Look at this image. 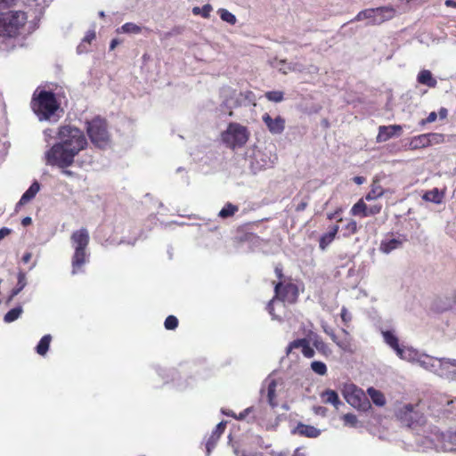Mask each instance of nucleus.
<instances>
[{"label":"nucleus","mask_w":456,"mask_h":456,"mask_svg":"<svg viewBox=\"0 0 456 456\" xmlns=\"http://www.w3.org/2000/svg\"><path fill=\"white\" fill-rule=\"evenodd\" d=\"M439 377L447 379H456V360L451 358H441Z\"/></svg>","instance_id":"a211bd4d"},{"label":"nucleus","mask_w":456,"mask_h":456,"mask_svg":"<svg viewBox=\"0 0 456 456\" xmlns=\"http://www.w3.org/2000/svg\"><path fill=\"white\" fill-rule=\"evenodd\" d=\"M338 231V226L333 225L328 232L321 236L319 240V247L322 250H324L333 241Z\"/></svg>","instance_id":"cd10ccee"},{"label":"nucleus","mask_w":456,"mask_h":456,"mask_svg":"<svg viewBox=\"0 0 456 456\" xmlns=\"http://www.w3.org/2000/svg\"><path fill=\"white\" fill-rule=\"evenodd\" d=\"M311 370L320 376H324L328 370L326 364L320 361L312 362Z\"/></svg>","instance_id":"ea45409f"},{"label":"nucleus","mask_w":456,"mask_h":456,"mask_svg":"<svg viewBox=\"0 0 456 456\" xmlns=\"http://www.w3.org/2000/svg\"><path fill=\"white\" fill-rule=\"evenodd\" d=\"M221 435L212 432L211 436L208 437L207 443H206V455L209 456L212 450L215 448L219 437Z\"/></svg>","instance_id":"4c0bfd02"},{"label":"nucleus","mask_w":456,"mask_h":456,"mask_svg":"<svg viewBox=\"0 0 456 456\" xmlns=\"http://www.w3.org/2000/svg\"><path fill=\"white\" fill-rule=\"evenodd\" d=\"M439 377L447 379H456V360L451 358H441Z\"/></svg>","instance_id":"6ab92c4d"},{"label":"nucleus","mask_w":456,"mask_h":456,"mask_svg":"<svg viewBox=\"0 0 456 456\" xmlns=\"http://www.w3.org/2000/svg\"><path fill=\"white\" fill-rule=\"evenodd\" d=\"M291 433L293 435L303 437L317 438L322 434V431L314 426L298 422L297 425L291 430Z\"/></svg>","instance_id":"aec40b11"},{"label":"nucleus","mask_w":456,"mask_h":456,"mask_svg":"<svg viewBox=\"0 0 456 456\" xmlns=\"http://www.w3.org/2000/svg\"><path fill=\"white\" fill-rule=\"evenodd\" d=\"M422 199L425 201L440 204L443 201L444 193L440 191L437 188H434L430 191H426L423 194Z\"/></svg>","instance_id":"c85d7f7f"},{"label":"nucleus","mask_w":456,"mask_h":456,"mask_svg":"<svg viewBox=\"0 0 456 456\" xmlns=\"http://www.w3.org/2000/svg\"><path fill=\"white\" fill-rule=\"evenodd\" d=\"M57 142L45 153V164L59 168L69 167L75 157L85 150L88 142L82 130L72 126H62L57 133Z\"/></svg>","instance_id":"f257e3e1"},{"label":"nucleus","mask_w":456,"mask_h":456,"mask_svg":"<svg viewBox=\"0 0 456 456\" xmlns=\"http://www.w3.org/2000/svg\"><path fill=\"white\" fill-rule=\"evenodd\" d=\"M59 104L55 94L51 91H41L37 96L34 94L32 99V109L38 117L39 120L49 119L58 110Z\"/></svg>","instance_id":"423d86ee"},{"label":"nucleus","mask_w":456,"mask_h":456,"mask_svg":"<svg viewBox=\"0 0 456 456\" xmlns=\"http://www.w3.org/2000/svg\"><path fill=\"white\" fill-rule=\"evenodd\" d=\"M395 415L402 424L409 428L412 427L414 423L419 420V416L418 412L414 411V407L411 404H405L399 408Z\"/></svg>","instance_id":"f8f14e48"},{"label":"nucleus","mask_w":456,"mask_h":456,"mask_svg":"<svg viewBox=\"0 0 456 456\" xmlns=\"http://www.w3.org/2000/svg\"><path fill=\"white\" fill-rule=\"evenodd\" d=\"M15 0H0V10H4L14 4Z\"/></svg>","instance_id":"bf43d9fd"},{"label":"nucleus","mask_w":456,"mask_h":456,"mask_svg":"<svg viewBox=\"0 0 456 456\" xmlns=\"http://www.w3.org/2000/svg\"><path fill=\"white\" fill-rule=\"evenodd\" d=\"M309 340L313 343L314 346L318 352L325 356H329L331 354V350L329 346L320 338L316 333L311 332L308 336Z\"/></svg>","instance_id":"b1692460"},{"label":"nucleus","mask_w":456,"mask_h":456,"mask_svg":"<svg viewBox=\"0 0 456 456\" xmlns=\"http://www.w3.org/2000/svg\"><path fill=\"white\" fill-rule=\"evenodd\" d=\"M368 395H370L373 403L376 404L377 406L385 405L386 399H385L384 395L380 391H379L373 387H370V388H368Z\"/></svg>","instance_id":"473e14b6"},{"label":"nucleus","mask_w":456,"mask_h":456,"mask_svg":"<svg viewBox=\"0 0 456 456\" xmlns=\"http://www.w3.org/2000/svg\"><path fill=\"white\" fill-rule=\"evenodd\" d=\"M322 330L328 335L330 336V338H331V340L334 342L335 339L338 338V336L335 334L333 329L331 327H330L326 322H322Z\"/></svg>","instance_id":"09e8293b"},{"label":"nucleus","mask_w":456,"mask_h":456,"mask_svg":"<svg viewBox=\"0 0 456 456\" xmlns=\"http://www.w3.org/2000/svg\"><path fill=\"white\" fill-rule=\"evenodd\" d=\"M51 340H52V337L49 334L45 335L40 339L37 346H36V351L39 355H45L47 353Z\"/></svg>","instance_id":"f704fd0d"},{"label":"nucleus","mask_w":456,"mask_h":456,"mask_svg":"<svg viewBox=\"0 0 456 456\" xmlns=\"http://www.w3.org/2000/svg\"><path fill=\"white\" fill-rule=\"evenodd\" d=\"M438 115H439L441 119H444V118H445L447 117L448 110L445 108H441L439 110Z\"/></svg>","instance_id":"338daca9"},{"label":"nucleus","mask_w":456,"mask_h":456,"mask_svg":"<svg viewBox=\"0 0 456 456\" xmlns=\"http://www.w3.org/2000/svg\"><path fill=\"white\" fill-rule=\"evenodd\" d=\"M118 31L127 34H139L142 32V28L133 22H126Z\"/></svg>","instance_id":"e433bc0d"},{"label":"nucleus","mask_w":456,"mask_h":456,"mask_svg":"<svg viewBox=\"0 0 456 456\" xmlns=\"http://www.w3.org/2000/svg\"><path fill=\"white\" fill-rule=\"evenodd\" d=\"M292 456H305V453L301 448H297Z\"/></svg>","instance_id":"774afa93"},{"label":"nucleus","mask_w":456,"mask_h":456,"mask_svg":"<svg viewBox=\"0 0 456 456\" xmlns=\"http://www.w3.org/2000/svg\"><path fill=\"white\" fill-rule=\"evenodd\" d=\"M277 380L271 376H268L262 386L260 390L261 397H266L267 403L272 408H275L278 406V402L276 400V388H277Z\"/></svg>","instance_id":"9b49d317"},{"label":"nucleus","mask_w":456,"mask_h":456,"mask_svg":"<svg viewBox=\"0 0 456 456\" xmlns=\"http://www.w3.org/2000/svg\"><path fill=\"white\" fill-rule=\"evenodd\" d=\"M366 207L367 205L362 200H359L351 208V213L354 216H360L364 217V213H366Z\"/></svg>","instance_id":"a19ab883"},{"label":"nucleus","mask_w":456,"mask_h":456,"mask_svg":"<svg viewBox=\"0 0 456 456\" xmlns=\"http://www.w3.org/2000/svg\"><path fill=\"white\" fill-rule=\"evenodd\" d=\"M321 398L324 403L332 404L337 409L342 403L339 400L338 395L335 390L327 389L321 394Z\"/></svg>","instance_id":"393cba45"},{"label":"nucleus","mask_w":456,"mask_h":456,"mask_svg":"<svg viewBox=\"0 0 456 456\" xmlns=\"http://www.w3.org/2000/svg\"><path fill=\"white\" fill-rule=\"evenodd\" d=\"M375 12L373 9H366L358 12L353 20H367V25H377L374 21Z\"/></svg>","instance_id":"2f4dec72"},{"label":"nucleus","mask_w":456,"mask_h":456,"mask_svg":"<svg viewBox=\"0 0 456 456\" xmlns=\"http://www.w3.org/2000/svg\"><path fill=\"white\" fill-rule=\"evenodd\" d=\"M340 316L345 323H347L352 320L351 314L347 311L346 307H342Z\"/></svg>","instance_id":"864d4df0"},{"label":"nucleus","mask_w":456,"mask_h":456,"mask_svg":"<svg viewBox=\"0 0 456 456\" xmlns=\"http://www.w3.org/2000/svg\"><path fill=\"white\" fill-rule=\"evenodd\" d=\"M212 11V6L210 4H205L203 7H193L192 13L195 15H201L203 18H208L210 12Z\"/></svg>","instance_id":"79ce46f5"},{"label":"nucleus","mask_w":456,"mask_h":456,"mask_svg":"<svg viewBox=\"0 0 456 456\" xmlns=\"http://www.w3.org/2000/svg\"><path fill=\"white\" fill-rule=\"evenodd\" d=\"M436 443L435 447L444 452L456 451V429L446 433L441 432L435 435Z\"/></svg>","instance_id":"9d476101"},{"label":"nucleus","mask_w":456,"mask_h":456,"mask_svg":"<svg viewBox=\"0 0 456 456\" xmlns=\"http://www.w3.org/2000/svg\"><path fill=\"white\" fill-rule=\"evenodd\" d=\"M39 183L37 181H34L28 187V189L22 194L21 198L16 205V208H20L29 202L31 200H33L39 191Z\"/></svg>","instance_id":"5701e85b"},{"label":"nucleus","mask_w":456,"mask_h":456,"mask_svg":"<svg viewBox=\"0 0 456 456\" xmlns=\"http://www.w3.org/2000/svg\"><path fill=\"white\" fill-rule=\"evenodd\" d=\"M262 120L273 134H281L285 129V119L281 116L273 118L268 113H265Z\"/></svg>","instance_id":"4468645a"},{"label":"nucleus","mask_w":456,"mask_h":456,"mask_svg":"<svg viewBox=\"0 0 456 456\" xmlns=\"http://www.w3.org/2000/svg\"><path fill=\"white\" fill-rule=\"evenodd\" d=\"M342 332L344 334V337H338L335 339L334 343L343 351L349 352L351 351V339L349 337V333L345 329H342Z\"/></svg>","instance_id":"c756f323"},{"label":"nucleus","mask_w":456,"mask_h":456,"mask_svg":"<svg viewBox=\"0 0 456 456\" xmlns=\"http://www.w3.org/2000/svg\"><path fill=\"white\" fill-rule=\"evenodd\" d=\"M70 240L74 248L71 274L76 275L78 273L84 272L81 268L89 260L90 255L86 252L90 240L89 232L86 228H81L73 232Z\"/></svg>","instance_id":"7ed1b4c3"},{"label":"nucleus","mask_w":456,"mask_h":456,"mask_svg":"<svg viewBox=\"0 0 456 456\" xmlns=\"http://www.w3.org/2000/svg\"><path fill=\"white\" fill-rule=\"evenodd\" d=\"M164 325L167 330H175L178 326V319L174 315H169L165 320Z\"/></svg>","instance_id":"49530a36"},{"label":"nucleus","mask_w":456,"mask_h":456,"mask_svg":"<svg viewBox=\"0 0 456 456\" xmlns=\"http://www.w3.org/2000/svg\"><path fill=\"white\" fill-rule=\"evenodd\" d=\"M406 240V236L401 234L396 238L387 237L382 240L379 249L385 254H389L393 250L400 248Z\"/></svg>","instance_id":"f3484780"},{"label":"nucleus","mask_w":456,"mask_h":456,"mask_svg":"<svg viewBox=\"0 0 456 456\" xmlns=\"http://www.w3.org/2000/svg\"><path fill=\"white\" fill-rule=\"evenodd\" d=\"M222 142L231 149L243 147L249 138L248 128L239 123H230L221 134Z\"/></svg>","instance_id":"0eeeda50"},{"label":"nucleus","mask_w":456,"mask_h":456,"mask_svg":"<svg viewBox=\"0 0 456 456\" xmlns=\"http://www.w3.org/2000/svg\"><path fill=\"white\" fill-rule=\"evenodd\" d=\"M265 98L270 102H281L284 97L281 91H269L265 93Z\"/></svg>","instance_id":"37998d69"},{"label":"nucleus","mask_w":456,"mask_h":456,"mask_svg":"<svg viewBox=\"0 0 456 456\" xmlns=\"http://www.w3.org/2000/svg\"><path fill=\"white\" fill-rule=\"evenodd\" d=\"M296 348H301L303 355L306 358H313L315 355L314 349L310 346L309 338H298L290 342L286 349L287 354H289Z\"/></svg>","instance_id":"2eb2a0df"},{"label":"nucleus","mask_w":456,"mask_h":456,"mask_svg":"<svg viewBox=\"0 0 456 456\" xmlns=\"http://www.w3.org/2000/svg\"><path fill=\"white\" fill-rule=\"evenodd\" d=\"M225 427H226V421H221L216 425L214 432H216L219 435H222L223 432L224 431Z\"/></svg>","instance_id":"052dcab7"},{"label":"nucleus","mask_w":456,"mask_h":456,"mask_svg":"<svg viewBox=\"0 0 456 456\" xmlns=\"http://www.w3.org/2000/svg\"><path fill=\"white\" fill-rule=\"evenodd\" d=\"M274 293L275 296L268 303L266 309L273 319L281 320L280 315L276 314L275 310L277 309L279 312L283 311L285 303H295L298 296L297 288L293 283L283 284L280 281L274 287Z\"/></svg>","instance_id":"20e7f679"},{"label":"nucleus","mask_w":456,"mask_h":456,"mask_svg":"<svg viewBox=\"0 0 456 456\" xmlns=\"http://www.w3.org/2000/svg\"><path fill=\"white\" fill-rule=\"evenodd\" d=\"M417 81L419 84L425 85L431 88L436 87L437 84V81L433 77L431 71L428 69H423L418 74Z\"/></svg>","instance_id":"a878e982"},{"label":"nucleus","mask_w":456,"mask_h":456,"mask_svg":"<svg viewBox=\"0 0 456 456\" xmlns=\"http://www.w3.org/2000/svg\"><path fill=\"white\" fill-rule=\"evenodd\" d=\"M410 362L418 363L423 369L439 376L441 367V358L433 357L426 354H420L417 351V355L410 360Z\"/></svg>","instance_id":"1a4fd4ad"},{"label":"nucleus","mask_w":456,"mask_h":456,"mask_svg":"<svg viewBox=\"0 0 456 456\" xmlns=\"http://www.w3.org/2000/svg\"><path fill=\"white\" fill-rule=\"evenodd\" d=\"M17 285L11 291L7 303L11 302L14 297H16L27 285L26 273L23 271H20L17 274Z\"/></svg>","instance_id":"bb28decb"},{"label":"nucleus","mask_w":456,"mask_h":456,"mask_svg":"<svg viewBox=\"0 0 456 456\" xmlns=\"http://www.w3.org/2000/svg\"><path fill=\"white\" fill-rule=\"evenodd\" d=\"M27 15L22 11H10L0 17V51L13 47L9 40L16 37L25 25Z\"/></svg>","instance_id":"f03ea898"},{"label":"nucleus","mask_w":456,"mask_h":456,"mask_svg":"<svg viewBox=\"0 0 456 456\" xmlns=\"http://www.w3.org/2000/svg\"><path fill=\"white\" fill-rule=\"evenodd\" d=\"M343 420L345 424L354 426L357 422V418L354 414L346 413L343 416Z\"/></svg>","instance_id":"8fccbe9b"},{"label":"nucleus","mask_w":456,"mask_h":456,"mask_svg":"<svg viewBox=\"0 0 456 456\" xmlns=\"http://www.w3.org/2000/svg\"><path fill=\"white\" fill-rule=\"evenodd\" d=\"M380 210H381V205H379V204L367 206L366 213H364V217L375 216V215L379 214L380 212Z\"/></svg>","instance_id":"de8ad7c7"},{"label":"nucleus","mask_w":456,"mask_h":456,"mask_svg":"<svg viewBox=\"0 0 456 456\" xmlns=\"http://www.w3.org/2000/svg\"><path fill=\"white\" fill-rule=\"evenodd\" d=\"M89 45L90 44H87L82 40L81 43L77 47V53L82 54V53H87L89 51V47H88Z\"/></svg>","instance_id":"5fc2aeb1"},{"label":"nucleus","mask_w":456,"mask_h":456,"mask_svg":"<svg viewBox=\"0 0 456 456\" xmlns=\"http://www.w3.org/2000/svg\"><path fill=\"white\" fill-rule=\"evenodd\" d=\"M272 66L278 69L280 72L287 74L288 72H304L305 66L300 62H289L287 63L286 60H274L272 62Z\"/></svg>","instance_id":"412c9836"},{"label":"nucleus","mask_w":456,"mask_h":456,"mask_svg":"<svg viewBox=\"0 0 456 456\" xmlns=\"http://www.w3.org/2000/svg\"><path fill=\"white\" fill-rule=\"evenodd\" d=\"M23 312V308L21 305H18L10 311H8L4 316V322L5 323H11L20 318Z\"/></svg>","instance_id":"72a5a7b5"},{"label":"nucleus","mask_w":456,"mask_h":456,"mask_svg":"<svg viewBox=\"0 0 456 456\" xmlns=\"http://www.w3.org/2000/svg\"><path fill=\"white\" fill-rule=\"evenodd\" d=\"M436 118H437V114L435 111H432L428 114V116L427 117V118L425 120L421 121V124L432 123V122L436 121Z\"/></svg>","instance_id":"13d9d810"},{"label":"nucleus","mask_w":456,"mask_h":456,"mask_svg":"<svg viewBox=\"0 0 456 456\" xmlns=\"http://www.w3.org/2000/svg\"><path fill=\"white\" fill-rule=\"evenodd\" d=\"M86 133L96 148L104 150L110 146L111 138L105 119L96 117L87 121Z\"/></svg>","instance_id":"39448f33"},{"label":"nucleus","mask_w":456,"mask_h":456,"mask_svg":"<svg viewBox=\"0 0 456 456\" xmlns=\"http://www.w3.org/2000/svg\"><path fill=\"white\" fill-rule=\"evenodd\" d=\"M382 337L385 343L395 352L400 359L410 362V360L417 355V350L414 348L403 346L399 344V339L394 331L384 330L382 331Z\"/></svg>","instance_id":"6e6552de"},{"label":"nucleus","mask_w":456,"mask_h":456,"mask_svg":"<svg viewBox=\"0 0 456 456\" xmlns=\"http://www.w3.org/2000/svg\"><path fill=\"white\" fill-rule=\"evenodd\" d=\"M326 411H327L326 408L322 407V406H318V407L314 408V412L318 415H325Z\"/></svg>","instance_id":"69168bd1"},{"label":"nucleus","mask_w":456,"mask_h":456,"mask_svg":"<svg viewBox=\"0 0 456 456\" xmlns=\"http://www.w3.org/2000/svg\"><path fill=\"white\" fill-rule=\"evenodd\" d=\"M430 146L428 134L414 136L410 142L411 149H419Z\"/></svg>","instance_id":"7c9ffc66"},{"label":"nucleus","mask_w":456,"mask_h":456,"mask_svg":"<svg viewBox=\"0 0 456 456\" xmlns=\"http://www.w3.org/2000/svg\"><path fill=\"white\" fill-rule=\"evenodd\" d=\"M384 193L383 189L380 186L373 187L368 194L365 196V199L367 200H375L380 196H382Z\"/></svg>","instance_id":"c03bdc74"},{"label":"nucleus","mask_w":456,"mask_h":456,"mask_svg":"<svg viewBox=\"0 0 456 456\" xmlns=\"http://www.w3.org/2000/svg\"><path fill=\"white\" fill-rule=\"evenodd\" d=\"M12 230L7 227H3L0 229V240L4 239L6 236H8L11 233Z\"/></svg>","instance_id":"680f3d73"},{"label":"nucleus","mask_w":456,"mask_h":456,"mask_svg":"<svg viewBox=\"0 0 456 456\" xmlns=\"http://www.w3.org/2000/svg\"><path fill=\"white\" fill-rule=\"evenodd\" d=\"M219 16L222 20L231 24L234 25L237 21V19L234 14L230 12L228 10L221 8L218 10Z\"/></svg>","instance_id":"58836bf2"},{"label":"nucleus","mask_w":456,"mask_h":456,"mask_svg":"<svg viewBox=\"0 0 456 456\" xmlns=\"http://www.w3.org/2000/svg\"><path fill=\"white\" fill-rule=\"evenodd\" d=\"M372 9L375 12L374 21L377 23V25L393 19L395 15V10L391 6H381Z\"/></svg>","instance_id":"4be33fe9"},{"label":"nucleus","mask_w":456,"mask_h":456,"mask_svg":"<svg viewBox=\"0 0 456 456\" xmlns=\"http://www.w3.org/2000/svg\"><path fill=\"white\" fill-rule=\"evenodd\" d=\"M274 273L279 280L283 278L282 266L281 265L275 266Z\"/></svg>","instance_id":"e2e57ef3"},{"label":"nucleus","mask_w":456,"mask_h":456,"mask_svg":"<svg viewBox=\"0 0 456 456\" xmlns=\"http://www.w3.org/2000/svg\"><path fill=\"white\" fill-rule=\"evenodd\" d=\"M345 397L349 404L359 410L365 411L370 405L367 397L361 389H354L352 392L347 391Z\"/></svg>","instance_id":"ddd939ff"},{"label":"nucleus","mask_w":456,"mask_h":456,"mask_svg":"<svg viewBox=\"0 0 456 456\" xmlns=\"http://www.w3.org/2000/svg\"><path fill=\"white\" fill-rule=\"evenodd\" d=\"M447 407L446 411L456 416V397L447 402Z\"/></svg>","instance_id":"6e6d98bb"},{"label":"nucleus","mask_w":456,"mask_h":456,"mask_svg":"<svg viewBox=\"0 0 456 456\" xmlns=\"http://www.w3.org/2000/svg\"><path fill=\"white\" fill-rule=\"evenodd\" d=\"M428 136L430 145L441 143L444 140V134L438 133H428Z\"/></svg>","instance_id":"a18cd8bd"},{"label":"nucleus","mask_w":456,"mask_h":456,"mask_svg":"<svg viewBox=\"0 0 456 456\" xmlns=\"http://www.w3.org/2000/svg\"><path fill=\"white\" fill-rule=\"evenodd\" d=\"M238 207L232 203H226L224 207L219 211L218 216L221 218H227L232 216L237 211Z\"/></svg>","instance_id":"c9c22d12"},{"label":"nucleus","mask_w":456,"mask_h":456,"mask_svg":"<svg viewBox=\"0 0 456 456\" xmlns=\"http://www.w3.org/2000/svg\"><path fill=\"white\" fill-rule=\"evenodd\" d=\"M254 411H255V408L253 406L248 407L243 411H241L239 415H236L235 419L243 420L246 419L247 416H248Z\"/></svg>","instance_id":"3c124183"},{"label":"nucleus","mask_w":456,"mask_h":456,"mask_svg":"<svg viewBox=\"0 0 456 456\" xmlns=\"http://www.w3.org/2000/svg\"><path fill=\"white\" fill-rule=\"evenodd\" d=\"M95 31L94 30H88L85 36V37L82 39L84 42L87 44H91V42L95 39Z\"/></svg>","instance_id":"4d7b16f0"},{"label":"nucleus","mask_w":456,"mask_h":456,"mask_svg":"<svg viewBox=\"0 0 456 456\" xmlns=\"http://www.w3.org/2000/svg\"><path fill=\"white\" fill-rule=\"evenodd\" d=\"M319 71V69L315 65H310L309 67H305V70L304 72H307L310 74H316Z\"/></svg>","instance_id":"0e129e2a"},{"label":"nucleus","mask_w":456,"mask_h":456,"mask_svg":"<svg viewBox=\"0 0 456 456\" xmlns=\"http://www.w3.org/2000/svg\"><path fill=\"white\" fill-rule=\"evenodd\" d=\"M403 127L400 125L381 126L377 135L378 142H384L395 136H400Z\"/></svg>","instance_id":"dca6fc26"},{"label":"nucleus","mask_w":456,"mask_h":456,"mask_svg":"<svg viewBox=\"0 0 456 456\" xmlns=\"http://www.w3.org/2000/svg\"><path fill=\"white\" fill-rule=\"evenodd\" d=\"M346 229L347 231L346 235L354 234L357 231V223L354 220L350 221L346 225Z\"/></svg>","instance_id":"603ef678"}]
</instances>
